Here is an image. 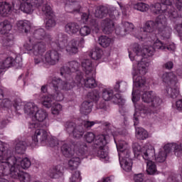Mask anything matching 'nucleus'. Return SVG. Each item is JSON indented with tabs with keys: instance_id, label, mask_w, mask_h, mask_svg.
<instances>
[{
	"instance_id": "nucleus-1",
	"label": "nucleus",
	"mask_w": 182,
	"mask_h": 182,
	"mask_svg": "<svg viewBox=\"0 0 182 182\" xmlns=\"http://www.w3.org/2000/svg\"><path fill=\"white\" fill-rule=\"evenodd\" d=\"M173 29L167 26V17L159 14L155 21H148L143 28H140L134 36L141 42H151L153 46L144 45L142 48L139 43H134L128 49L129 59L133 62L132 97H159L156 93L149 91L150 87L147 80L143 77L147 73V68L150 66V58L154 55V50L174 52L176 44L170 42Z\"/></svg>"
},
{
	"instance_id": "nucleus-2",
	"label": "nucleus",
	"mask_w": 182,
	"mask_h": 182,
	"mask_svg": "<svg viewBox=\"0 0 182 182\" xmlns=\"http://www.w3.org/2000/svg\"><path fill=\"white\" fill-rule=\"evenodd\" d=\"M85 46V38H74L68 43V35L62 33L53 37L43 28L35 30L33 35L28 38L23 48L28 55L36 56L34 58L35 65H48L55 66L60 60V53L65 52L69 55H75L79 52V47ZM56 49V50H55Z\"/></svg>"
},
{
	"instance_id": "nucleus-3",
	"label": "nucleus",
	"mask_w": 182,
	"mask_h": 182,
	"mask_svg": "<svg viewBox=\"0 0 182 182\" xmlns=\"http://www.w3.org/2000/svg\"><path fill=\"white\" fill-rule=\"evenodd\" d=\"M24 112L31 119L28 127L33 131L35 130V134L31 137V142H24L19 139H16L14 143L16 153L23 154L28 146L36 147L39 141L41 146H49L50 147H54L55 150H59V146L63 142L48 136L47 130L49 127L48 112L44 109H39L33 102H27L24 105Z\"/></svg>"
},
{
	"instance_id": "nucleus-4",
	"label": "nucleus",
	"mask_w": 182,
	"mask_h": 182,
	"mask_svg": "<svg viewBox=\"0 0 182 182\" xmlns=\"http://www.w3.org/2000/svg\"><path fill=\"white\" fill-rule=\"evenodd\" d=\"M83 73L80 72V63L73 60L64 65L60 69V75L65 77V82L77 86V87H89L93 89L97 87L96 77V70L95 63L90 59L84 60L82 62Z\"/></svg>"
},
{
	"instance_id": "nucleus-5",
	"label": "nucleus",
	"mask_w": 182,
	"mask_h": 182,
	"mask_svg": "<svg viewBox=\"0 0 182 182\" xmlns=\"http://www.w3.org/2000/svg\"><path fill=\"white\" fill-rule=\"evenodd\" d=\"M93 12V9L90 8L88 9L87 13H82L81 16V20L83 23H88L91 27V29L95 33H99V31L102 29L103 33L106 35H110V33H113L114 31V19H116V16H119L120 13L114 7L108 8L105 6H99L95 9V11L94 13L95 18H106V16H109L105 20H102L100 25L99 24V21L95 18H92L90 14Z\"/></svg>"
},
{
	"instance_id": "nucleus-6",
	"label": "nucleus",
	"mask_w": 182,
	"mask_h": 182,
	"mask_svg": "<svg viewBox=\"0 0 182 182\" xmlns=\"http://www.w3.org/2000/svg\"><path fill=\"white\" fill-rule=\"evenodd\" d=\"M127 124V120L124 119V122L119 126H112L109 122H105L102 126L105 129V134H99L95 136L94 139V143L92 144V151L95 156L99 157L100 159H107L109 156V149L106 148V144H107V141L106 140V136H113L117 138V141H124V140H119V137H122L124 133H126V129L124 126Z\"/></svg>"
},
{
	"instance_id": "nucleus-7",
	"label": "nucleus",
	"mask_w": 182,
	"mask_h": 182,
	"mask_svg": "<svg viewBox=\"0 0 182 182\" xmlns=\"http://www.w3.org/2000/svg\"><path fill=\"white\" fill-rule=\"evenodd\" d=\"M47 85L52 87L55 91L54 95H41L40 96V102L47 109L52 107L53 100L55 102H62L65 99L63 92H70V95H68L70 99L73 100L75 97V92H72V89L75 87V84H70L68 81H63L62 79L57 77H50L48 80Z\"/></svg>"
},
{
	"instance_id": "nucleus-8",
	"label": "nucleus",
	"mask_w": 182,
	"mask_h": 182,
	"mask_svg": "<svg viewBox=\"0 0 182 182\" xmlns=\"http://www.w3.org/2000/svg\"><path fill=\"white\" fill-rule=\"evenodd\" d=\"M31 160L28 158H21L12 156L10 150L5 149V144L0 141V177L2 174L8 176L11 171L21 168L26 170L31 167Z\"/></svg>"
},
{
	"instance_id": "nucleus-9",
	"label": "nucleus",
	"mask_w": 182,
	"mask_h": 182,
	"mask_svg": "<svg viewBox=\"0 0 182 182\" xmlns=\"http://www.w3.org/2000/svg\"><path fill=\"white\" fill-rule=\"evenodd\" d=\"M133 151L134 154V156H141L143 157L144 160L146 161V172L150 176H154V174H159L157 172V166H156V164L151 160H154L155 159L157 163H164V161L160 162L157 161V158L160 155V153H161V156L166 154V150L164 148H161L159 152V154L157 156H156V150L154 149V147L149 146H144V147H141L139 144L134 143L132 145Z\"/></svg>"
},
{
	"instance_id": "nucleus-10",
	"label": "nucleus",
	"mask_w": 182,
	"mask_h": 182,
	"mask_svg": "<svg viewBox=\"0 0 182 182\" xmlns=\"http://www.w3.org/2000/svg\"><path fill=\"white\" fill-rule=\"evenodd\" d=\"M45 4H46V2L44 0H31V3H21L20 0H14L12 4L3 1L0 3V15L8 16L12 12V8L16 10L21 9L25 14H32L36 9L38 11H42Z\"/></svg>"
},
{
	"instance_id": "nucleus-11",
	"label": "nucleus",
	"mask_w": 182,
	"mask_h": 182,
	"mask_svg": "<svg viewBox=\"0 0 182 182\" xmlns=\"http://www.w3.org/2000/svg\"><path fill=\"white\" fill-rule=\"evenodd\" d=\"M75 150L72 149V145L68 144H63L61 146V151L63 156L71 158L68 161V168L72 171L76 170L79 167L80 161L89 156V148H87V145L85 143L80 144L77 149H76V146H75Z\"/></svg>"
},
{
	"instance_id": "nucleus-12",
	"label": "nucleus",
	"mask_w": 182,
	"mask_h": 182,
	"mask_svg": "<svg viewBox=\"0 0 182 182\" xmlns=\"http://www.w3.org/2000/svg\"><path fill=\"white\" fill-rule=\"evenodd\" d=\"M87 99L90 100H93L96 105L97 109H102L106 110V102L112 100L115 105H119V106H123L126 102V100L122 97L119 93L113 95V90L111 89H104L102 91V98L99 95V91L94 90L90 92L87 95Z\"/></svg>"
},
{
	"instance_id": "nucleus-13",
	"label": "nucleus",
	"mask_w": 182,
	"mask_h": 182,
	"mask_svg": "<svg viewBox=\"0 0 182 182\" xmlns=\"http://www.w3.org/2000/svg\"><path fill=\"white\" fill-rule=\"evenodd\" d=\"M114 143L116 144L119 164L124 171H132L133 167V161L130 159V146L125 141H119L114 136Z\"/></svg>"
},
{
	"instance_id": "nucleus-14",
	"label": "nucleus",
	"mask_w": 182,
	"mask_h": 182,
	"mask_svg": "<svg viewBox=\"0 0 182 182\" xmlns=\"http://www.w3.org/2000/svg\"><path fill=\"white\" fill-rule=\"evenodd\" d=\"M161 79L163 82L166 84L164 95L171 99H176L180 95V83H178L177 76L173 73H164L161 75Z\"/></svg>"
},
{
	"instance_id": "nucleus-15",
	"label": "nucleus",
	"mask_w": 182,
	"mask_h": 182,
	"mask_svg": "<svg viewBox=\"0 0 182 182\" xmlns=\"http://www.w3.org/2000/svg\"><path fill=\"white\" fill-rule=\"evenodd\" d=\"M160 3H156L151 6V10L155 15H164L169 19L177 18V10L173 6L174 0H160Z\"/></svg>"
},
{
	"instance_id": "nucleus-16",
	"label": "nucleus",
	"mask_w": 182,
	"mask_h": 182,
	"mask_svg": "<svg viewBox=\"0 0 182 182\" xmlns=\"http://www.w3.org/2000/svg\"><path fill=\"white\" fill-rule=\"evenodd\" d=\"M99 123H100V122L97 120H84L81 122V125L77 126L76 123L73 122H67L65 124V128L69 134H73V137L75 139H80V137L83 136V132H85V130H89L92 129L95 124H99Z\"/></svg>"
},
{
	"instance_id": "nucleus-17",
	"label": "nucleus",
	"mask_w": 182,
	"mask_h": 182,
	"mask_svg": "<svg viewBox=\"0 0 182 182\" xmlns=\"http://www.w3.org/2000/svg\"><path fill=\"white\" fill-rule=\"evenodd\" d=\"M16 180L20 182H31V174L16 168V170L10 171L8 175L2 174L0 176V182H15Z\"/></svg>"
},
{
	"instance_id": "nucleus-18",
	"label": "nucleus",
	"mask_w": 182,
	"mask_h": 182,
	"mask_svg": "<svg viewBox=\"0 0 182 182\" xmlns=\"http://www.w3.org/2000/svg\"><path fill=\"white\" fill-rule=\"evenodd\" d=\"M12 31V25L8 20L0 22V33L3 35L1 43L3 46H12L14 45V34L9 33Z\"/></svg>"
},
{
	"instance_id": "nucleus-19",
	"label": "nucleus",
	"mask_w": 182,
	"mask_h": 182,
	"mask_svg": "<svg viewBox=\"0 0 182 182\" xmlns=\"http://www.w3.org/2000/svg\"><path fill=\"white\" fill-rule=\"evenodd\" d=\"M164 149L165 150V153L163 155H161V152L159 154V156L156 158L157 161H166V159L167 158L168 154L171 151V150H173L175 156H177V157H181L182 156V144H176V143H172V144H167L164 146Z\"/></svg>"
},
{
	"instance_id": "nucleus-20",
	"label": "nucleus",
	"mask_w": 182,
	"mask_h": 182,
	"mask_svg": "<svg viewBox=\"0 0 182 182\" xmlns=\"http://www.w3.org/2000/svg\"><path fill=\"white\" fill-rule=\"evenodd\" d=\"M176 6L178 11H177L176 18L170 19L173 22V28L175 31L178 33L179 36H182V0H176Z\"/></svg>"
},
{
	"instance_id": "nucleus-21",
	"label": "nucleus",
	"mask_w": 182,
	"mask_h": 182,
	"mask_svg": "<svg viewBox=\"0 0 182 182\" xmlns=\"http://www.w3.org/2000/svg\"><path fill=\"white\" fill-rule=\"evenodd\" d=\"M22 66V57L16 56L15 59L12 57H8L4 60L0 61V73L4 72V70L12 68V66Z\"/></svg>"
},
{
	"instance_id": "nucleus-22",
	"label": "nucleus",
	"mask_w": 182,
	"mask_h": 182,
	"mask_svg": "<svg viewBox=\"0 0 182 182\" xmlns=\"http://www.w3.org/2000/svg\"><path fill=\"white\" fill-rule=\"evenodd\" d=\"M43 14L46 15V28L49 29L50 28H53L56 25V21H55V14H53V11L50 6L46 4L44 8L41 10Z\"/></svg>"
},
{
	"instance_id": "nucleus-23",
	"label": "nucleus",
	"mask_w": 182,
	"mask_h": 182,
	"mask_svg": "<svg viewBox=\"0 0 182 182\" xmlns=\"http://www.w3.org/2000/svg\"><path fill=\"white\" fill-rule=\"evenodd\" d=\"M133 31H134V25L127 21H122L120 26L115 28V33L117 36H124L127 33H132Z\"/></svg>"
},
{
	"instance_id": "nucleus-24",
	"label": "nucleus",
	"mask_w": 182,
	"mask_h": 182,
	"mask_svg": "<svg viewBox=\"0 0 182 182\" xmlns=\"http://www.w3.org/2000/svg\"><path fill=\"white\" fill-rule=\"evenodd\" d=\"M64 4L65 5V10L70 14H75L80 12V4L76 0H65Z\"/></svg>"
},
{
	"instance_id": "nucleus-25",
	"label": "nucleus",
	"mask_w": 182,
	"mask_h": 182,
	"mask_svg": "<svg viewBox=\"0 0 182 182\" xmlns=\"http://www.w3.org/2000/svg\"><path fill=\"white\" fill-rule=\"evenodd\" d=\"M1 106L4 109H7L8 112H12V109L16 112L19 110V102L17 100H14V101L9 100V99L6 98L1 101Z\"/></svg>"
},
{
	"instance_id": "nucleus-26",
	"label": "nucleus",
	"mask_w": 182,
	"mask_h": 182,
	"mask_svg": "<svg viewBox=\"0 0 182 182\" xmlns=\"http://www.w3.org/2000/svg\"><path fill=\"white\" fill-rule=\"evenodd\" d=\"M80 26L76 22H69L65 26V31L68 35H76L79 32Z\"/></svg>"
},
{
	"instance_id": "nucleus-27",
	"label": "nucleus",
	"mask_w": 182,
	"mask_h": 182,
	"mask_svg": "<svg viewBox=\"0 0 182 182\" xmlns=\"http://www.w3.org/2000/svg\"><path fill=\"white\" fill-rule=\"evenodd\" d=\"M17 28L23 33H28L31 31V22L28 20L18 21L16 23Z\"/></svg>"
},
{
	"instance_id": "nucleus-28",
	"label": "nucleus",
	"mask_w": 182,
	"mask_h": 182,
	"mask_svg": "<svg viewBox=\"0 0 182 182\" xmlns=\"http://www.w3.org/2000/svg\"><path fill=\"white\" fill-rule=\"evenodd\" d=\"M48 175L50 178H59V177H62V176H63L62 166L60 165L53 166L48 171Z\"/></svg>"
},
{
	"instance_id": "nucleus-29",
	"label": "nucleus",
	"mask_w": 182,
	"mask_h": 182,
	"mask_svg": "<svg viewBox=\"0 0 182 182\" xmlns=\"http://www.w3.org/2000/svg\"><path fill=\"white\" fill-rule=\"evenodd\" d=\"M93 100H91V101H85L82 103L80 107V113L82 114H89L90 112H92V107H93Z\"/></svg>"
},
{
	"instance_id": "nucleus-30",
	"label": "nucleus",
	"mask_w": 182,
	"mask_h": 182,
	"mask_svg": "<svg viewBox=\"0 0 182 182\" xmlns=\"http://www.w3.org/2000/svg\"><path fill=\"white\" fill-rule=\"evenodd\" d=\"M136 137L139 140H146L149 137V132L142 127H135Z\"/></svg>"
},
{
	"instance_id": "nucleus-31",
	"label": "nucleus",
	"mask_w": 182,
	"mask_h": 182,
	"mask_svg": "<svg viewBox=\"0 0 182 182\" xmlns=\"http://www.w3.org/2000/svg\"><path fill=\"white\" fill-rule=\"evenodd\" d=\"M131 8H133V9H136V11H140V12H147V10L149 9L150 6H149V4L139 2L136 4H132Z\"/></svg>"
},
{
	"instance_id": "nucleus-32",
	"label": "nucleus",
	"mask_w": 182,
	"mask_h": 182,
	"mask_svg": "<svg viewBox=\"0 0 182 182\" xmlns=\"http://www.w3.org/2000/svg\"><path fill=\"white\" fill-rule=\"evenodd\" d=\"M98 42L102 48H108L113 43V40L106 36H101L99 37Z\"/></svg>"
},
{
	"instance_id": "nucleus-33",
	"label": "nucleus",
	"mask_w": 182,
	"mask_h": 182,
	"mask_svg": "<svg viewBox=\"0 0 182 182\" xmlns=\"http://www.w3.org/2000/svg\"><path fill=\"white\" fill-rule=\"evenodd\" d=\"M127 88V82L124 81L117 82L114 87L115 92H125Z\"/></svg>"
},
{
	"instance_id": "nucleus-34",
	"label": "nucleus",
	"mask_w": 182,
	"mask_h": 182,
	"mask_svg": "<svg viewBox=\"0 0 182 182\" xmlns=\"http://www.w3.org/2000/svg\"><path fill=\"white\" fill-rule=\"evenodd\" d=\"M103 55V51L100 48H96L94 51L90 53V56L94 60H99Z\"/></svg>"
},
{
	"instance_id": "nucleus-35",
	"label": "nucleus",
	"mask_w": 182,
	"mask_h": 182,
	"mask_svg": "<svg viewBox=\"0 0 182 182\" xmlns=\"http://www.w3.org/2000/svg\"><path fill=\"white\" fill-rule=\"evenodd\" d=\"M80 36H82V38H85V36H89L92 32V28L89 27L88 26H84L82 27H80V29L78 31Z\"/></svg>"
},
{
	"instance_id": "nucleus-36",
	"label": "nucleus",
	"mask_w": 182,
	"mask_h": 182,
	"mask_svg": "<svg viewBox=\"0 0 182 182\" xmlns=\"http://www.w3.org/2000/svg\"><path fill=\"white\" fill-rule=\"evenodd\" d=\"M62 112V105L59 103H53L51 108V112L53 114L58 116Z\"/></svg>"
},
{
	"instance_id": "nucleus-37",
	"label": "nucleus",
	"mask_w": 182,
	"mask_h": 182,
	"mask_svg": "<svg viewBox=\"0 0 182 182\" xmlns=\"http://www.w3.org/2000/svg\"><path fill=\"white\" fill-rule=\"evenodd\" d=\"M84 139L87 143H94L96 135L93 132H87L84 136Z\"/></svg>"
},
{
	"instance_id": "nucleus-38",
	"label": "nucleus",
	"mask_w": 182,
	"mask_h": 182,
	"mask_svg": "<svg viewBox=\"0 0 182 182\" xmlns=\"http://www.w3.org/2000/svg\"><path fill=\"white\" fill-rule=\"evenodd\" d=\"M82 177L80 176V171H76L70 178V182H80Z\"/></svg>"
},
{
	"instance_id": "nucleus-39",
	"label": "nucleus",
	"mask_w": 182,
	"mask_h": 182,
	"mask_svg": "<svg viewBox=\"0 0 182 182\" xmlns=\"http://www.w3.org/2000/svg\"><path fill=\"white\" fill-rule=\"evenodd\" d=\"M118 5L122 12V15H124V16L127 15V11H129L130 6H129V4H124L123 3H119V2H118Z\"/></svg>"
},
{
	"instance_id": "nucleus-40",
	"label": "nucleus",
	"mask_w": 182,
	"mask_h": 182,
	"mask_svg": "<svg viewBox=\"0 0 182 182\" xmlns=\"http://www.w3.org/2000/svg\"><path fill=\"white\" fill-rule=\"evenodd\" d=\"M143 180H144L143 173H138L134 176V181L135 182H143Z\"/></svg>"
},
{
	"instance_id": "nucleus-41",
	"label": "nucleus",
	"mask_w": 182,
	"mask_h": 182,
	"mask_svg": "<svg viewBox=\"0 0 182 182\" xmlns=\"http://www.w3.org/2000/svg\"><path fill=\"white\" fill-rule=\"evenodd\" d=\"M176 107L178 112H182V99L176 102Z\"/></svg>"
},
{
	"instance_id": "nucleus-42",
	"label": "nucleus",
	"mask_w": 182,
	"mask_h": 182,
	"mask_svg": "<svg viewBox=\"0 0 182 182\" xmlns=\"http://www.w3.org/2000/svg\"><path fill=\"white\" fill-rule=\"evenodd\" d=\"M173 66H174V65L171 61H168L164 64L165 69H168V70H170V69H173Z\"/></svg>"
},
{
	"instance_id": "nucleus-43",
	"label": "nucleus",
	"mask_w": 182,
	"mask_h": 182,
	"mask_svg": "<svg viewBox=\"0 0 182 182\" xmlns=\"http://www.w3.org/2000/svg\"><path fill=\"white\" fill-rule=\"evenodd\" d=\"M8 123H9V120H8V119H4V120L1 121L0 122V128L4 129V127H5L6 126V124H8Z\"/></svg>"
},
{
	"instance_id": "nucleus-44",
	"label": "nucleus",
	"mask_w": 182,
	"mask_h": 182,
	"mask_svg": "<svg viewBox=\"0 0 182 182\" xmlns=\"http://www.w3.org/2000/svg\"><path fill=\"white\" fill-rule=\"evenodd\" d=\"M46 92H48V85H43L41 87V92L46 93Z\"/></svg>"
},
{
	"instance_id": "nucleus-45",
	"label": "nucleus",
	"mask_w": 182,
	"mask_h": 182,
	"mask_svg": "<svg viewBox=\"0 0 182 182\" xmlns=\"http://www.w3.org/2000/svg\"><path fill=\"white\" fill-rule=\"evenodd\" d=\"M102 182H112V178L110 177L104 178Z\"/></svg>"
},
{
	"instance_id": "nucleus-46",
	"label": "nucleus",
	"mask_w": 182,
	"mask_h": 182,
	"mask_svg": "<svg viewBox=\"0 0 182 182\" xmlns=\"http://www.w3.org/2000/svg\"><path fill=\"white\" fill-rule=\"evenodd\" d=\"M176 73L178 76H182V70L181 69L177 70Z\"/></svg>"
},
{
	"instance_id": "nucleus-47",
	"label": "nucleus",
	"mask_w": 182,
	"mask_h": 182,
	"mask_svg": "<svg viewBox=\"0 0 182 182\" xmlns=\"http://www.w3.org/2000/svg\"><path fill=\"white\" fill-rule=\"evenodd\" d=\"M1 99H4V91L0 89V100Z\"/></svg>"
},
{
	"instance_id": "nucleus-48",
	"label": "nucleus",
	"mask_w": 182,
	"mask_h": 182,
	"mask_svg": "<svg viewBox=\"0 0 182 182\" xmlns=\"http://www.w3.org/2000/svg\"><path fill=\"white\" fill-rule=\"evenodd\" d=\"M155 117H156V120H158L159 122H160V120H161V118H157V115H155Z\"/></svg>"
},
{
	"instance_id": "nucleus-49",
	"label": "nucleus",
	"mask_w": 182,
	"mask_h": 182,
	"mask_svg": "<svg viewBox=\"0 0 182 182\" xmlns=\"http://www.w3.org/2000/svg\"><path fill=\"white\" fill-rule=\"evenodd\" d=\"M21 77H23V75H20L18 79H21Z\"/></svg>"
},
{
	"instance_id": "nucleus-50",
	"label": "nucleus",
	"mask_w": 182,
	"mask_h": 182,
	"mask_svg": "<svg viewBox=\"0 0 182 182\" xmlns=\"http://www.w3.org/2000/svg\"><path fill=\"white\" fill-rule=\"evenodd\" d=\"M23 2H28V0H21Z\"/></svg>"
},
{
	"instance_id": "nucleus-51",
	"label": "nucleus",
	"mask_w": 182,
	"mask_h": 182,
	"mask_svg": "<svg viewBox=\"0 0 182 182\" xmlns=\"http://www.w3.org/2000/svg\"><path fill=\"white\" fill-rule=\"evenodd\" d=\"M24 85H26V82L23 81Z\"/></svg>"
},
{
	"instance_id": "nucleus-52",
	"label": "nucleus",
	"mask_w": 182,
	"mask_h": 182,
	"mask_svg": "<svg viewBox=\"0 0 182 182\" xmlns=\"http://www.w3.org/2000/svg\"><path fill=\"white\" fill-rule=\"evenodd\" d=\"M26 76H28V73H27V74H26Z\"/></svg>"
},
{
	"instance_id": "nucleus-53",
	"label": "nucleus",
	"mask_w": 182,
	"mask_h": 182,
	"mask_svg": "<svg viewBox=\"0 0 182 182\" xmlns=\"http://www.w3.org/2000/svg\"><path fill=\"white\" fill-rule=\"evenodd\" d=\"M74 122H76V119H74Z\"/></svg>"
}]
</instances>
